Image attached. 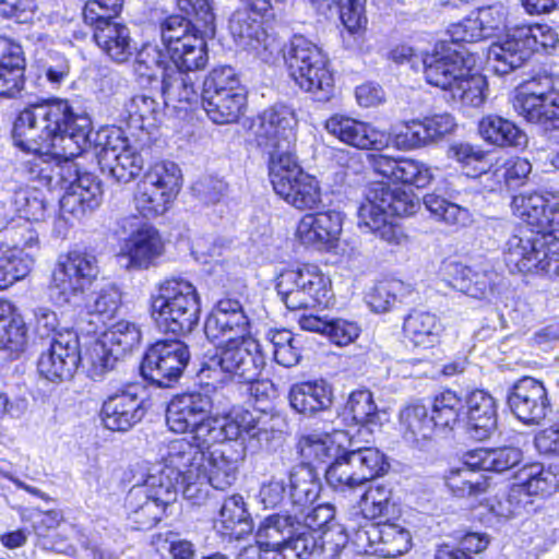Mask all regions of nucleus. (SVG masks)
<instances>
[{
    "instance_id": "1",
    "label": "nucleus",
    "mask_w": 559,
    "mask_h": 559,
    "mask_svg": "<svg viewBox=\"0 0 559 559\" xmlns=\"http://www.w3.org/2000/svg\"><path fill=\"white\" fill-rule=\"evenodd\" d=\"M162 464L153 466L128 491L124 507L134 530H148L171 513L179 480L200 479L205 455L190 440L175 439L160 452Z\"/></svg>"
},
{
    "instance_id": "2",
    "label": "nucleus",
    "mask_w": 559,
    "mask_h": 559,
    "mask_svg": "<svg viewBox=\"0 0 559 559\" xmlns=\"http://www.w3.org/2000/svg\"><path fill=\"white\" fill-rule=\"evenodd\" d=\"M92 122L69 100L53 98L20 112L13 126L16 146L35 154L79 156L90 144Z\"/></svg>"
},
{
    "instance_id": "3",
    "label": "nucleus",
    "mask_w": 559,
    "mask_h": 559,
    "mask_svg": "<svg viewBox=\"0 0 559 559\" xmlns=\"http://www.w3.org/2000/svg\"><path fill=\"white\" fill-rule=\"evenodd\" d=\"M474 63V57L467 50L442 40L425 53L421 71L429 85L449 93L453 102L478 108L487 97V81L484 75L473 72Z\"/></svg>"
},
{
    "instance_id": "4",
    "label": "nucleus",
    "mask_w": 559,
    "mask_h": 559,
    "mask_svg": "<svg viewBox=\"0 0 559 559\" xmlns=\"http://www.w3.org/2000/svg\"><path fill=\"white\" fill-rule=\"evenodd\" d=\"M419 199L409 190L385 183L372 185L358 209V226L391 246H406L408 236L401 226L389 222L390 215L408 216L419 209Z\"/></svg>"
},
{
    "instance_id": "5",
    "label": "nucleus",
    "mask_w": 559,
    "mask_h": 559,
    "mask_svg": "<svg viewBox=\"0 0 559 559\" xmlns=\"http://www.w3.org/2000/svg\"><path fill=\"white\" fill-rule=\"evenodd\" d=\"M152 318L159 331L174 335L190 333L200 320V298L195 287L183 278L159 284L151 298Z\"/></svg>"
},
{
    "instance_id": "6",
    "label": "nucleus",
    "mask_w": 559,
    "mask_h": 559,
    "mask_svg": "<svg viewBox=\"0 0 559 559\" xmlns=\"http://www.w3.org/2000/svg\"><path fill=\"white\" fill-rule=\"evenodd\" d=\"M216 346L215 353L206 355L201 364L198 372L201 381H252L259 377L265 365L260 344L252 337Z\"/></svg>"
},
{
    "instance_id": "7",
    "label": "nucleus",
    "mask_w": 559,
    "mask_h": 559,
    "mask_svg": "<svg viewBox=\"0 0 559 559\" xmlns=\"http://www.w3.org/2000/svg\"><path fill=\"white\" fill-rule=\"evenodd\" d=\"M292 78L318 102H328L334 93V76L323 50L299 35L294 36L286 56Z\"/></svg>"
},
{
    "instance_id": "8",
    "label": "nucleus",
    "mask_w": 559,
    "mask_h": 559,
    "mask_svg": "<svg viewBox=\"0 0 559 559\" xmlns=\"http://www.w3.org/2000/svg\"><path fill=\"white\" fill-rule=\"evenodd\" d=\"M298 119L292 106L274 104L261 111L251 123L257 146L269 155V167L286 157H294Z\"/></svg>"
},
{
    "instance_id": "9",
    "label": "nucleus",
    "mask_w": 559,
    "mask_h": 559,
    "mask_svg": "<svg viewBox=\"0 0 559 559\" xmlns=\"http://www.w3.org/2000/svg\"><path fill=\"white\" fill-rule=\"evenodd\" d=\"M204 24L195 20L173 14L159 24L162 43L173 62L183 69H203L207 61L206 37L213 34L204 33Z\"/></svg>"
},
{
    "instance_id": "10",
    "label": "nucleus",
    "mask_w": 559,
    "mask_h": 559,
    "mask_svg": "<svg viewBox=\"0 0 559 559\" xmlns=\"http://www.w3.org/2000/svg\"><path fill=\"white\" fill-rule=\"evenodd\" d=\"M276 289L290 310L326 307L332 298L330 278L312 264L283 270L277 276Z\"/></svg>"
},
{
    "instance_id": "11",
    "label": "nucleus",
    "mask_w": 559,
    "mask_h": 559,
    "mask_svg": "<svg viewBox=\"0 0 559 559\" xmlns=\"http://www.w3.org/2000/svg\"><path fill=\"white\" fill-rule=\"evenodd\" d=\"M181 174L173 162L154 164L136 183L133 203L144 217L163 215L180 189Z\"/></svg>"
},
{
    "instance_id": "12",
    "label": "nucleus",
    "mask_w": 559,
    "mask_h": 559,
    "mask_svg": "<svg viewBox=\"0 0 559 559\" xmlns=\"http://www.w3.org/2000/svg\"><path fill=\"white\" fill-rule=\"evenodd\" d=\"M388 466L376 448H358L344 452L326 468L325 479L335 491L346 492L381 475Z\"/></svg>"
},
{
    "instance_id": "13",
    "label": "nucleus",
    "mask_w": 559,
    "mask_h": 559,
    "mask_svg": "<svg viewBox=\"0 0 559 559\" xmlns=\"http://www.w3.org/2000/svg\"><path fill=\"white\" fill-rule=\"evenodd\" d=\"M513 109L527 122L559 128V91L551 76H538L515 90Z\"/></svg>"
},
{
    "instance_id": "14",
    "label": "nucleus",
    "mask_w": 559,
    "mask_h": 559,
    "mask_svg": "<svg viewBox=\"0 0 559 559\" xmlns=\"http://www.w3.org/2000/svg\"><path fill=\"white\" fill-rule=\"evenodd\" d=\"M273 189L297 210H313L321 203V188L316 177L305 173L296 157H286L269 167Z\"/></svg>"
},
{
    "instance_id": "15",
    "label": "nucleus",
    "mask_w": 559,
    "mask_h": 559,
    "mask_svg": "<svg viewBox=\"0 0 559 559\" xmlns=\"http://www.w3.org/2000/svg\"><path fill=\"white\" fill-rule=\"evenodd\" d=\"M190 359L188 346L179 340L157 341L151 345L140 364L142 378L159 388L177 382Z\"/></svg>"
},
{
    "instance_id": "16",
    "label": "nucleus",
    "mask_w": 559,
    "mask_h": 559,
    "mask_svg": "<svg viewBox=\"0 0 559 559\" xmlns=\"http://www.w3.org/2000/svg\"><path fill=\"white\" fill-rule=\"evenodd\" d=\"M98 272L97 259L91 253L72 251L60 258L52 273L51 298L58 305L70 302L96 278Z\"/></svg>"
},
{
    "instance_id": "17",
    "label": "nucleus",
    "mask_w": 559,
    "mask_h": 559,
    "mask_svg": "<svg viewBox=\"0 0 559 559\" xmlns=\"http://www.w3.org/2000/svg\"><path fill=\"white\" fill-rule=\"evenodd\" d=\"M245 1L247 7L236 10L229 20L230 34L239 48L253 53L263 61H269L275 52L280 51V45L265 32L261 22V16L272 5L263 12H259L251 7L252 0Z\"/></svg>"
},
{
    "instance_id": "18",
    "label": "nucleus",
    "mask_w": 559,
    "mask_h": 559,
    "mask_svg": "<svg viewBox=\"0 0 559 559\" xmlns=\"http://www.w3.org/2000/svg\"><path fill=\"white\" fill-rule=\"evenodd\" d=\"M79 337L73 330L58 332L47 350L43 352L37 368L40 376L51 382L70 380L81 360Z\"/></svg>"
},
{
    "instance_id": "19",
    "label": "nucleus",
    "mask_w": 559,
    "mask_h": 559,
    "mask_svg": "<svg viewBox=\"0 0 559 559\" xmlns=\"http://www.w3.org/2000/svg\"><path fill=\"white\" fill-rule=\"evenodd\" d=\"M204 333L214 344L251 338L249 320L239 300L231 298L218 300L206 318Z\"/></svg>"
},
{
    "instance_id": "20",
    "label": "nucleus",
    "mask_w": 559,
    "mask_h": 559,
    "mask_svg": "<svg viewBox=\"0 0 559 559\" xmlns=\"http://www.w3.org/2000/svg\"><path fill=\"white\" fill-rule=\"evenodd\" d=\"M508 405L516 418L527 425L542 424L551 411L544 384L528 377L513 385Z\"/></svg>"
},
{
    "instance_id": "21",
    "label": "nucleus",
    "mask_w": 559,
    "mask_h": 559,
    "mask_svg": "<svg viewBox=\"0 0 559 559\" xmlns=\"http://www.w3.org/2000/svg\"><path fill=\"white\" fill-rule=\"evenodd\" d=\"M355 537L359 546L386 558H394L408 551L412 536L408 530L393 522H379L360 527Z\"/></svg>"
},
{
    "instance_id": "22",
    "label": "nucleus",
    "mask_w": 559,
    "mask_h": 559,
    "mask_svg": "<svg viewBox=\"0 0 559 559\" xmlns=\"http://www.w3.org/2000/svg\"><path fill=\"white\" fill-rule=\"evenodd\" d=\"M273 418L266 413L237 411L230 417L221 419L222 441H248L252 447H261L273 438Z\"/></svg>"
},
{
    "instance_id": "23",
    "label": "nucleus",
    "mask_w": 559,
    "mask_h": 559,
    "mask_svg": "<svg viewBox=\"0 0 559 559\" xmlns=\"http://www.w3.org/2000/svg\"><path fill=\"white\" fill-rule=\"evenodd\" d=\"M116 379L109 380L107 390V429L127 431L144 415L138 397V386L126 381L121 388L115 385Z\"/></svg>"
},
{
    "instance_id": "24",
    "label": "nucleus",
    "mask_w": 559,
    "mask_h": 559,
    "mask_svg": "<svg viewBox=\"0 0 559 559\" xmlns=\"http://www.w3.org/2000/svg\"><path fill=\"white\" fill-rule=\"evenodd\" d=\"M342 224V214L336 211L306 214L297 223L295 238L305 247L328 249L338 240Z\"/></svg>"
},
{
    "instance_id": "25",
    "label": "nucleus",
    "mask_w": 559,
    "mask_h": 559,
    "mask_svg": "<svg viewBox=\"0 0 559 559\" xmlns=\"http://www.w3.org/2000/svg\"><path fill=\"white\" fill-rule=\"evenodd\" d=\"M325 130L341 142L360 150L380 151L389 146L385 133L370 124L344 115H333L325 121Z\"/></svg>"
},
{
    "instance_id": "26",
    "label": "nucleus",
    "mask_w": 559,
    "mask_h": 559,
    "mask_svg": "<svg viewBox=\"0 0 559 559\" xmlns=\"http://www.w3.org/2000/svg\"><path fill=\"white\" fill-rule=\"evenodd\" d=\"M449 286L476 299H488L495 294L498 274L490 269L474 270L456 261L443 265Z\"/></svg>"
},
{
    "instance_id": "27",
    "label": "nucleus",
    "mask_w": 559,
    "mask_h": 559,
    "mask_svg": "<svg viewBox=\"0 0 559 559\" xmlns=\"http://www.w3.org/2000/svg\"><path fill=\"white\" fill-rule=\"evenodd\" d=\"M213 399L204 392H190L171 399L166 411L168 428L176 433H185L192 426L212 414Z\"/></svg>"
},
{
    "instance_id": "28",
    "label": "nucleus",
    "mask_w": 559,
    "mask_h": 559,
    "mask_svg": "<svg viewBox=\"0 0 559 559\" xmlns=\"http://www.w3.org/2000/svg\"><path fill=\"white\" fill-rule=\"evenodd\" d=\"M288 402L294 412L313 417L332 407L334 390L332 384L323 379L297 382L289 388Z\"/></svg>"
},
{
    "instance_id": "29",
    "label": "nucleus",
    "mask_w": 559,
    "mask_h": 559,
    "mask_svg": "<svg viewBox=\"0 0 559 559\" xmlns=\"http://www.w3.org/2000/svg\"><path fill=\"white\" fill-rule=\"evenodd\" d=\"M121 134L120 127H107V168L118 182H129L141 173L144 160Z\"/></svg>"
},
{
    "instance_id": "30",
    "label": "nucleus",
    "mask_w": 559,
    "mask_h": 559,
    "mask_svg": "<svg viewBox=\"0 0 559 559\" xmlns=\"http://www.w3.org/2000/svg\"><path fill=\"white\" fill-rule=\"evenodd\" d=\"M504 261L511 272L543 273V258L537 230H523L511 236L504 248Z\"/></svg>"
},
{
    "instance_id": "31",
    "label": "nucleus",
    "mask_w": 559,
    "mask_h": 559,
    "mask_svg": "<svg viewBox=\"0 0 559 559\" xmlns=\"http://www.w3.org/2000/svg\"><path fill=\"white\" fill-rule=\"evenodd\" d=\"M523 38H519V27L509 28L498 36L487 53L488 64L499 75H504L523 66L530 58Z\"/></svg>"
},
{
    "instance_id": "32",
    "label": "nucleus",
    "mask_w": 559,
    "mask_h": 559,
    "mask_svg": "<svg viewBox=\"0 0 559 559\" xmlns=\"http://www.w3.org/2000/svg\"><path fill=\"white\" fill-rule=\"evenodd\" d=\"M199 69H183L173 62L171 69L162 78V95L164 106L175 109H186L199 99L198 75Z\"/></svg>"
},
{
    "instance_id": "33",
    "label": "nucleus",
    "mask_w": 559,
    "mask_h": 559,
    "mask_svg": "<svg viewBox=\"0 0 559 559\" xmlns=\"http://www.w3.org/2000/svg\"><path fill=\"white\" fill-rule=\"evenodd\" d=\"M162 252L163 243L158 231L151 226H143L129 238L117 260L127 269H145Z\"/></svg>"
},
{
    "instance_id": "34",
    "label": "nucleus",
    "mask_w": 559,
    "mask_h": 559,
    "mask_svg": "<svg viewBox=\"0 0 559 559\" xmlns=\"http://www.w3.org/2000/svg\"><path fill=\"white\" fill-rule=\"evenodd\" d=\"M241 453L223 445L206 453L201 465L200 479L209 483L216 490H226L237 479Z\"/></svg>"
},
{
    "instance_id": "35",
    "label": "nucleus",
    "mask_w": 559,
    "mask_h": 559,
    "mask_svg": "<svg viewBox=\"0 0 559 559\" xmlns=\"http://www.w3.org/2000/svg\"><path fill=\"white\" fill-rule=\"evenodd\" d=\"M103 202L102 181L91 173H84L80 183L64 190L60 199L61 214L80 218L99 207Z\"/></svg>"
},
{
    "instance_id": "36",
    "label": "nucleus",
    "mask_w": 559,
    "mask_h": 559,
    "mask_svg": "<svg viewBox=\"0 0 559 559\" xmlns=\"http://www.w3.org/2000/svg\"><path fill=\"white\" fill-rule=\"evenodd\" d=\"M466 408L469 437L477 441L488 439L497 428L495 399L484 390H475L466 399Z\"/></svg>"
},
{
    "instance_id": "37",
    "label": "nucleus",
    "mask_w": 559,
    "mask_h": 559,
    "mask_svg": "<svg viewBox=\"0 0 559 559\" xmlns=\"http://www.w3.org/2000/svg\"><path fill=\"white\" fill-rule=\"evenodd\" d=\"M39 155L47 156L50 160L35 163L32 167V173L36 174L38 180L48 189L60 188L67 190L80 183L83 174L79 173V168L73 160L76 156L56 154Z\"/></svg>"
},
{
    "instance_id": "38",
    "label": "nucleus",
    "mask_w": 559,
    "mask_h": 559,
    "mask_svg": "<svg viewBox=\"0 0 559 559\" xmlns=\"http://www.w3.org/2000/svg\"><path fill=\"white\" fill-rule=\"evenodd\" d=\"M141 341L139 326L128 320L107 322V370L124 366Z\"/></svg>"
},
{
    "instance_id": "39",
    "label": "nucleus",
    "mask_w": 559,
    "mask_h": 559,
    "mask_svg": "<svg viewBox=\"0 0 559 559\" xmlns=\"http://www.w3.org/2000/svg\"><path fill=\"white\" fill-rule=\"evenodd\" d=\"M24 57L22 47L0 37V95L13 96L23 86Z\"/></svg>"
},
{
    "instance_id": "40",
    "label": "nucleus",
    "mask_w": 559,
    "mask_h": 559,
    "mask_svg": "<svg viewBox=\"0 0 559 559\" xmlns=\"http://www.w3.org/2000/svg\"><path fill=\"white\" fill-rule=\"evenodd\" d=\"M400 427L403 438L416 447H424L436 435V421L427 406L413 403L400 412Z\"/></svg>"
},
{
    "instance_id": "41",
    "label": "nucleus",
    "mask_w": 559,
    "mask_h": 559,
    "mask_svg": "<svg viewBox=\"0 0 559 559\" xmlns=\"http://www.w3.org/2000/svg\"><path fill=\"white\" fill-rule=\"evenodd\" d=\"M124 0H107V57L123 63L133 55L134 47L127 25L112 21L121 11Z\"/></svg>"
},
{
    "instance_id": "42",
    "label": "nucleus",
    "mask_w": 559,
    "mask_h": 559,
    "mask_svg": "<svg viewBox=\"0 0 559 559\" xmlns=\"http://www.w3.org/2000/svg\"><path fill=\"white\" fill-rule=\"evenodd\" d=\"M403 331L415 346L427 348L439 342L443 325L436 314L428 311L413 310L404 319Z\"/></svg>"
},
{
    "instance_id": "43",
    "label": "nucleus",
    "mask_w": 559,
    "mask_h": 559,
    "mask_svg": "<svg viewBox=\"0 0 559 559\" xmlns=\"http://www.w3.org/2000/svg\"><path fill=\"white\" fill-rule=\"evenodd\" d=\"M215 526L222 534L236 539L252 531V520L241 496L234 495L224 500Z\"/></svg>"
},
{
    "instance_id": "44",
    "label": "nucleus",
    "mask_w": 559,
    "mask_h": 559,
    "mask_svg": "<svg viewBox=\"0 0 559 559\" xmlns=\"http://www.w3.org/2000/svg\"><path fill=\"white\" fill-rule=\"evenodd\" d=\"M480 136L497 146H524L526 134L512 121L497 115L485 116L478 123Z\"/></svg>"
},
{
    "instance_id": "45",
    "label": "nucleus",
    "mask_w": 559,
    "mask_h": 559,
    "mask_svg": "<svg viewBox=\"0 0 559 559\" xmlns=\"http://www.w3.org/2000/svg\"><path fill=\"white\" fill-rule=\"evenodd\" d=\"M201 98L207 117L217 124L236 122L246 107L243 88L228 94L201 96Z\"/></svg>"
},
{
    "instance_id": "46",
    "label": "nucleus",
    "mask_w": 559,
    "mask_h": 559,
    "mask_svg": "<svg viewBox=\"0 0 559 559\" xmlns=\"http://www.w3.org/2000/svg\"><path fill=\"white\" fill-rule=\"evenodd\" d=\"M126 112V123L130 131H145L150 134L160 120L163 107L155 98L140 94L130 99Z\"/></svg>"
},
{
    "instance_id": "47",
    "label": "nucleus",
    "mask_w": 559,
    "mask_h": 559,
    "mask_svg": "<svg viewBox=\"0 0 559 559\" xmlns=\"http://www.w3.org/2000/svg\"><path fill=\"white\" fill-rule=\"evenodd\" d=\"M299 525L300 522L296 514L276 513L269 515L258 526L257 543L272 550L293 538V534Z\"/></svg>"
},
{
    "instance_id": "48",
    "label": "nucleus",
    "mask_w": 559,
    "mask_h": 559,
    "mask_svg": "<svg viewBox=\"0 0 559 559\" xmlns=\"http://www.w3.org/2000/svg\"><path fill=\"white\" fill-rule=\"evenodd\" d=\"M511 206L513 214L530 226V230L549 227L548 200L543 194L537 192L518 194L513 197Z\"/></svg>"
},
{
    "instance_id": "49",
    "label": "nucleus",
    "mask_w": 559,
    "mask_h": 559,
    "mask_svg": "<svg viewBox=\"0 0 559 559\" xmlns=\"http://www.w3.org/2000/svg\"><path fill=\"white\" fill-rule=\"evenodd\" d=\"M289 499L302 511L319 497L321 484L309 465H298L289 473Z\"/></svg>"
},
{
    "instance_id": "50",
    "label": "nucleus",
    "mask_w": 559,
    "mask_h": 559,
    "mask_svg": "<svg viewBox=\"0 0 559 559\" xmlns=\"http://www.w3.org/2000/svg\"><path fill=\"white\" fill-rule=\"evenodd\" d=\"M345 414L368 433L381 425L380 412L369 390H357L348 396Z\"/></svg>"
},
{
    "instance_id": "51",
    "label": "nucleus",
    "mask_w": 559,
    "mask_h": 559,
    "mask_svg": "<svg viewBox=\"0 0 559 559\" xmlns=\"http://www.w3.org/2000/svg\"><path fill=\"white\" fill-rule=\"evenodd\" d=\"M173 60L168 52L156 44H144L139 50L134 63V71L139 76L147 78L148 80L160 79L171 69Z\"/></svg>"
},
{
    "instance_id": "52",
    "label": "nucleus",
    "mask_w": 559,
    "mask_h": 559,
    "mask_svg": "<svg viewBox=\"0 0 559 559\" xmlns=\"http://www.w3.org/2000/svg\"><path fill=\"white\" fill-rule=\"evenodd\" d=\"M0 242L20 253L29 250L31 254L39 248V237L32 222L12 219L0 231Z\"/></svg>"
},
{
    "instance_id": "53",
    "label": "nucleus",
    "mask_w": 559,
    "mask_h": 559,
    "mask_svg": "<svg viewBox=\"0 0 559 559\" xmlns=\"http://www.w3.org/2000/svg\"><path fill=\"white\" fill-rule=\"evenodd\" d=\"M448 157L457 162L468 177L485 174L491 166L488 154L484 150L466 142L451 144L448 150Z\"/></svg>"
},
{
    "instance_id": "54",
    "label": "nucleus",
    "mask_w": 559,
    "mask_h": 559,
    "mask_svg": "<svg viewBox=\"0 0 559 559\" xmlns=\"http://www.w3.org/2000/svg\"><path fill=\"white\" fill-rule=\"evenodd\" d=\"M310 523L304 527L305 534H309L314 539L313 556L321 559H337L345 549L348 537L341 526H330L322 532L310 528Z\"/></svg>"
},
{
    "instance_id": "55",
    "label": "nucleus",
    "mask_w": 559,
    "mask_h": 559,
    "mask_svg": "<svg viewBox=\"0 0 559 559\" xmlns=\"http://www.w3.org/2000/svg\"><path fill=\"white\" fill-rule=\"evenodd\" d=\"M423 202L436 219L449 226L466 227L473 222L468 209L452 203L438 194L428 193L424 197Z\"/></svg>"
},
{
    "instance_id": "56",
    "label": "nucleus",
    "mask_w": 559,
    "mask_h": 559,
    "mask_svg": "<svg viewBox=\"0 0 559 559\" xmlns=\"http://www.w3.org/2000/svg\"><path fill=\"white\" fill-rule=\"evenodd\" d=\"M447 487L457 497H477L488 488L483 474L475 473L466 466L452 468L444 476Z\"/></svg>"
},
{
    "instance_id": "57",
    "label": "nucleus",
    "mask_w": 559,
    "mask_h": 559,
    "mask_svg": "<svg viewBox=\"0 0 559 559\" xmlns=\"http://www.w3.org/2000/svg\"><path fill=\"white\" fill-rule=\"evenodd\" d=\"M513 491L526 496L543 495L549 492L556 486L555 476L544 471L539 464H531L521 468L516 476Z\"/></svg>"
},
{
    "instance_id": "58",
    "label": "nucleus",
    "mask_w": 559,
    "mask_h": 559,
    "mask_svg": "<svg viewBox=\"0 0 559 559\" xmlns=\"http://www.w3.org/2000/svg\"><path fill=\"white\" fill-rule=\"evenodd\" d=\"M461 409L462 400L454 391L447 390L438 394L431 406L436 430H452L459 421Z\"/></svg>"
},
{
    "instance_id": "59",
    "label": "nucleus",
    "mask_w": 559,
    "mask_h": 559,
    "mask_svg": "<svg viewBox=\"0 0 559 559\" xmlns=\"http://www.w3.org/2000/svg\"><path fill=\"white\" fill-rule=\"evenodd\" d=\"M11 204L19 213V219L29 222L41 221L46 213V202L43 193L37 189H20L12 197Z\"/></svg>"
},
{
    "instance_id": "60",
    "label": "nucleus",
    "mask_w": 559,
    "mask_h": 559,
    "mask_svg": "<svg viewBox=\"0 0 559 559\" xmlns=\"http://www.w3.org/2000/svg\"><path fill=\"white\" fill-rule=\"evenodd\" d=\"M403 290L404 285L400 281H382L376 284L366 295V301L372 311L385 312L401 299Z\"/></svg>"
},
{
    "instance_id": "61",
    "label": "nucleus",
    "mask_w": 559,
    "mask_h": 559,
    "mask_svg": "<svg viewBox=\"0 0 559 559\" xmlns=\"http://www.w3.org/2000/svg\"><path fill=\"white\" fill-rule=\"evenodd\" d=\"M391 496V490L385 486L370 487L361 497V512L371 519L394 514L395 504Z\"/></svg>"
},
{
    "instance_id": "62",
    "label": "nucleus",
    "mask_w": 559,
    "mask_h": 559,
    "mask_svg": "<svg viewBox=\"0 0 559 559\" xmlns=\"http://www.w3.org/2000/svg\"><path fill=\"white\" fill-rule=\"evenodd\" d=\"M537 239L544 262L543 273L559 276V227L537 229Z\"/></svg>"
},
{
    "instance_id": "63",
    "label": "nucleus",
    "mask_w": 559,
    "mask_h": 559,
    "mask_svg": "<svg viewBox=\"0 0 559 559\" xmlns=\"http://www.w3.org/2000/svg\"><path fill=\"white\" fill-rule=\"evenodd\" d=\"M32 265L31 253H20L0 242V270L11 285L24 278L29 273Z\"/></svg>"
},
{
    "instance_id": "64",
    "label": "nucleus",
    "mask_w": 559,
    "mask_h": 559,
    "mask_svg": "<svg viewBox=\"0 0 559 559\" xmlns=\"http://www.w3.org/2000/svg\"><path fill=\"white\" fill-rule=\"evenodd\" d=\"M242 90L239 78L231 67L214 68L204 79L201 96L221 95Z\"/></svg>"
}]
</instances>
